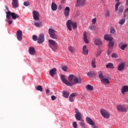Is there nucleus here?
Wrapping results in <instances>:
<instances>
[{"instance_id":"obj_1","label":"nucleus","mask_w":128,"mask_h":128,"mask_svg":"<svg viewBox=\"0 0 128 128\" xmlns=\"http://www.w3.org/2000/svg\"><path fill=\"white\" fill-rule=\"evenodd\" d=\"M82 78L77 77L74 74H70L68 77V86H72L74 84L82 83Z\"/></svg>"},{"instance_id":"obj_2","label":"nucleus","mask_w":128,"mask_h":128,"mask_svg":"<svg viewBox=\"0 0 128 128\" xmlns=\"http://www.w3.org/2000/svg\"><path fill=\"white\" fill-rule=\"evenodd\" d=\"M48 42V46L50 48L52 49V50L54 52L56 50L58 49V43L54 40H49Z\"/></svg>"},{"instance_id":"obj_3","label":"nucleus","mask_w":128,"mask_h":128,"mask_svg":"<svg viewBox=\"0 0 128 128\" xmlns=\"http://www.w3.org/2000/svg\"><path fill=\"white\" fill-rule=\"evenodd\" d=\"M66 26L70 32H72V28L74 30L76 28H77V24L76 22H73L72 20H68L66 22Z\"/></svg>"},{"instance_id":"obj_4","label":"nucleus","mask_w":128,"mask_h":128,"mask_svg":"<svg viewBox=\"0 0 128 128\" xmlns=\"http://www.w3.org/2000/svg\"><path fill=\"white\" fill-rule=\"evenodd\" d=\"M6 18H8V20H11L10 16H12V20H16V18L19 17L18 14L14 12H11L10 11L6 12Z\"/></svg>"},{"instance_id":"obj_5","label":"nucleus","mask_w":128,"mask_h":128,"mask_svg":"<svg viewBox=\"0 0 128 128\" xmlns=\"http://www.w3.org/2000/svg\"><path fill=\"white\" fill-rule=\"evenodd\" d=\"M116 108L120 112H128V108L126 105L118 104L116 106Z\"/></svg>"},{"instance_id":"obj_6","label":"nucleus","mask_w":128,"mask_h":128,"mask_svg":"<svg viewBox=\"0 0 128 128\" xmlns=\"http://www.w3.org/2000/svg\"><path fill=\"white\" fill-rule=\"evenodd\" d=\"M56 32L54 28H50L48 29L50 36L53 40H56V38H58V36L56 34Z\"/></svg>"},{"instance_id":"obj_7","label":"nucleus","mask_w":128,"mask_h":128,"mask_svg":"<svg viewBox=\"0 0 128 128\" xmlns=\"http://www.w3.org/2000/svg\"><path fill=\"white\" fill-rule=\"evenodd\" d=\"M100 114L105 118H110V113L106 110L102 108L100 110Z\"/></svg>"},{"instance_id":"obj_8","label":"nucleus","mask_w":128,"mask_h":128,"mask_svg":"<svg viewBox=\"0 0 128 128\" xmlns=\"http://www.w3.org/2000/svg\"><path fill=\"white\" fill-rule=\"evenodd\" d=\"M75 118L77 120H82V114L79 112L78 110L76 108L75 109Z\"/></svg>"},{"instance_id":"obj_9","label":"nucleus","mask_w":128,"mask_h":128,"mask_svg":"<svg viewBox=\"0 0 128 128\" xmlns=\"http://www.w3.org/2000/svg\"><path fill=\"white\" fill-rule=\"evenodd\" d=\"M44 42V34H40L38 37L37 42L38 44H42Z\"/></svg>"},{"instance_id":"obj_10","label":"nucleus","mask_w":128,"mask_h":128,"mask_svg":"<svg viewBox=\"0 0 128 128\" xmlns=\"http://www.w3.org/2000/svg\"><path fill=\"white\" fill-rule=\"evenodd\" d=\"M32 16L34 20H40V13L37 11L34 10L32 12Z\"/></svg>"},{"instance_id":"obj_11","label":"nucleus","mask_w":128,"mask_h":128,"mask_svg":"<svg viewBox=\"0 0 128 128\" xmlns=\"http://www.w3.org/2000/svg\"><path fill=\"white\" fill-rule=\"evenodd\" d=\"M70 8L67 6L65 8V10L64 11V14L66 18H68V16H70Z\"/></svg>"},{"instance_id":"obj_12","label":"nucleus","mask_w":128,"mask_h":128,"mask_svg":"<svg viewBox=\"0 0 128 128\" xmlns=\"http://www.w3.org/2000/svg\"><path fill=\"white\" fill-rule=\"evenodd\" d=\"M16 34L18 40H22V30L18 31Z\"/></svg>"},{"instance_id":"obj_13","label":"nucleus","mask_w":128,"mask_h":128,"mask_svg":"<svg viewBox=\"0 0 128 128\" xmlns=\"http://www.w3.org/2000/svg\"><path fill=\"white\" fill-rule=\"evenodd\" d=\"M124 66H126L124 62L120 64L118 66V70H119V72H122V70L124 68Z\"/></svg>"},{"instance_id":"obj_14","label":"nucleus","mask_w":128,"mask_h":128,"mask_svg":"<svg viewBox=\"0 0 128 128\" xmlns=\"http://www.w3.org/2000/svg\"><path fill=\"white\" fill-rule=\"evenodd\" d=\"M94 44L96 46H102V42L100 38H95Z\"/></svg>"},{"instance_id":"obj_15","label":"nucleus","mask_w":128,"mask_h":128,"mask_svg":"<svg viewBox=\"0 0 128 128\" xmlns=\"http://www.w3.org/2000/svg\"><path fill=\"white\" fill-rule=\"evenodd\" d=\"M12 6L14 8L18 7V0H12Z\"/></svg>"},{"instance_id":"obj_16","label":"nucleus","mask_w":128,"mask_h":128,"mask_svg":"<svg viewBox=\"0 0 128 128\" xmlns=\"http://www.w3.org/2000/svg\"><path fill=\"white\" fill-rule=\"evenodd\" d=\"M82 54L84 56H88V50L86 49V45L83 46Z\"/></svg>"},{"instance_id":"obj_17","label":"nucleus","mask_w":128,"mask_h":128,"mask_svg":"<svg viewBox=\"0 0 128 128\" xmlns=\"http://www.w3.org/2000/svg\"><path fill=\"white\" fill-rule=\"evenodd\" d=\"M60 78H61L62 82H64V84H66V86H68V80H66V76L64 75H61Z\"/></svg>"},{"instance_id":"obj_18","label":"nucleus","mask_w":128,"mask_h":128,"mask_svg":"<svg viewBox=\"0 0 128 128\" xmlns=\"http://www.w3.org/2000/svg\"><path fill=\"white\" fill-rule=\"evenodd\" d=\"M122 94H126V92H128V86H124L121 90Z\"/></svg>"},{"instance_id":"obj_19","label":"nucleus","mask_w":128,"mask_h":128,"mask_svg":"<svg viewBox=\"0 0 128 128\" xmlns=\"http://www.w3.org/2000/svg\"><path fill=\"white\" fill-rule=\"evenodd\" d=\"M86 122L90 126H94V122L90 118H86Z\"/></svg>"},{"instance_id":"obj_20","label":"nucleus","mask_w":128,"mask_h":128,"mask_svg":"<svg viewBox=\"0 0 128 128\" xmlns=\"http://www.w3.org/2000/svg\"><path fill=\"white\" fill-rule=\"evenodd\" d=\"M104 39L105 40H108V42H112L114 40V38L108 34H105L104 36Z\"/></svg>"},{"instance_id":"obj_21","label":"nucleus","mask_w":128,"mask_h":128,"mask_svg":"<svg viewBox=\"0 0 128 128\" xmlns=\"http://www.w3.org/2000/svg\"><path fill=\"white\" fill-rule=\"evenodd\" d=\"M76 2L78 6H82L86 4V0H77Z\"/></svg>"},{"instance_id":"obj_22","label":"nucleus","mask_w":128,"mask_h":128,"mask_svg":"<svg viewBox=\"0 0 128 128\" xmlns=\"http://www.w3.org/2000/svg\"><path fill=\"white\" fill-rule=\"evenodd\" d=\"M28 52L32 56H34V54H36V50H34V47H30L29 48Z\"/></svg>"},{"instance_id":"obj_23","label":"nucleus","mask_w":128,"mask_h":128,"mask_svg":"<svg viewBox=\"0 0 128 128\" xmlns=\"http://www.w3.org/2000/svg\"><path fill=\"white\" fill-rule=\"evenodd\" d=\"M102 84H110V80L108 79V78H103L100 80Z\"/></svg>"},{"instance_id":"obj_24","label":"nucleus","mask_w":128,"mask_h":128,"mask_svg":"<svg viewBox=\"0 0 128 128\" xmlns=\"http://www.w3.org/2000/svg\"><path fill=\"white\" fill-rule=\"evenodd\" d=\"M56 68H53L50 70L49 74L51 76H54L56 74Z\"/></svg>"},{"instance_id":"obj_25","label":"nucleus","mask_w":128,"mask_h":128,"mask_svg":"<svg viewBox=\"0 0 128 128\" xmlns=\"http://www.w3.org/2000/svg\"><path fill=\"white\" fill-rule=\"evenodd\" d=\"M114 41H112V40L111 41H109V43L108 44V48L112 50V48H114Z\"/></svg>"},{"instance_id":"obj_26","label":"nucleus","mask_w":128,"mask_h":128,"mask_svg":"<svg viewBox=\"0 0 128 128\" xmlns=\"http://www.w3.org/2000/svg\"><path fill=\"white\" fill-rule=\"evenodd\" d=\"M116 2H118L115 5V10L116 12H118V6L122 4V2H119L120 0H116Z\"/></svg>"},{"instance_id":"obj_27","label":"nucleus","mask_w":128,"mask_h":128,"mask_svg":"<svg viewBox=\"0 0 128 128\" xmlns=\"http://www.w3.org/2000/svg\"><path fill=\"white\" fill-rule=\"evenodd\" d=\"M124 12V6H120L118 8V16H122V12Z\"/></svg>"},{"instance_id":"obj_28","label":"nucleus","mask_w":128,"mask_h":128,"mask_svg":"<svg viewBox=\"0 0 128 128\" xmlns=\"http://www.w3.org/2000/svg\"><path fill=\"white\" fill-rule=\"evenodd\" d=\"M87 76L90 78H94L96 76V72H88Z\"/></svg>"},{"instance_id":"obj_29","label":"nucleus","mask_w":128,"mask_h":128,"mask_svg":"<svg viewBox=\"0 0 128 128\" xmlns=\"http://www.w3.org/2000/svg\"><path fill=\"white\" fill-rule=\"evenodd\" d=\"M86 88L87 90H90V92L94 90V87H92V85L88 84L86 86Z\"/></svg>"},{"instance_id":"obj_30","label":"nucleus","mask_w":128,"mask_h":128,"mask_svg":"<svg viewBox=\"0 0 128 128\" xmlns=\"http://www.w3.org/2000/svg\"><path fill=\"white\" fill-rule=\"evenodd\" d=\"M51 8L52 10H56L58 9V6L54 2H52Z\"/></svg>"},{"instance_id":"obj_31","label":"nucleus","mask_w":128,"mask_h":128,"mask_svg":"<svg viewBox=\"0 0 128 128\" xmlns=\"http://www.w3.org/2000/svg\"><path fill=\"white\" fill-rule=\"evenodd\" d=\"M92 66L93 68H96V58H94L92 60Z\"/></svg>"},{"instance_id":"obj_32","label":"nucleus","mask_w":128,"mask_h":128,"mask_svg":"<svg viewBox=\"0 0 128 128\" xmlns=\"http://www.w3.org/2000/svg\"><path fill=\"white\" fill-rule=\"evenodd\" d=\"M106 68H114V64L112 63H108L106 65Z\"/></svg>"},{"instance_id":"obj_33","label":"nucleus","mask_w":128,"mask_h":128,"mask_svg":"<svg viewBox=\"0 0 128 128\" xmlns=\"http://www.w3.org/2000/svg\"><path fill=\"white\" fill-rule=\"evenodd\" d=\"M84 40L86 44H88V40L86 37V32H84Z\"/></svg>"},{"instance_id":"obj_34","label":"nucleus","mask_w":128,"mask_h":128,"mask_svg":"<svg viewBox=\"0 0 128 128\" xmlns=\"http://www.w3.org/2000/svg\"><path fill=\"white\" fill-rule=\"evenodd\" d=\"M98 78H100V80H102L103 78H104V75L102 74V71H100L98 72Z\"/></svg>"},{"instance_id":"obj_35","label":"nucleus","mask_w":128,"mask_h":128,"mask_svg":"<svg viewBox=\"0 0 128 128\" xmlns=\"http://www.w3.org/2000/svg\"><path fill=\"white\" fill-rule=\"evenodd\" d=\"M62 94L64 98H68V96H70V93L66 91H63Z\"/></svg>"},{"instance_id":"obj_36","label":"nucleus","mask_w":128,"mask_h":128,"mask_svg":"<svg viewBox=\"0 0 128 128\" xmlns=\"http://www.w3.org/2000/svg\"><path fill=\"white\" fill-rule=\"evenodd\" d=\"M126 48H128V44H122L120 46V48L122 50H124Z\"/></svg>"},{"instance_id":"obj_37","label":"nucleus","mask_w":128,"mask_h":128,"mask_svg":"<svg viewBox=\"0 0 128 128\" xmlns=\"http://www.w3.org/2000/svg\"><path fill=\"white\" fill-rule=\"evenodd\" d=\"M68 50L72 54H73V52H74L76 51V49L72 46H69Z\"/></svg>"},{"instance_id":"obj_38","label":"nucleus","mask_w":128,"mask_h":128,"mask_svg":"<svg viewBox=\"0 0 128 128\" xmlns=\"http://www.w3.org/2000/svg\"><path fill=\"white\" fill-rule=\"evenodd\" d=\"M36 90L39 92H42V87L40 86H38L36 87Z\"/></svg>"},{"instance_id":"obj_39","label":"nucleus","mask_w":128,"mask_h":128,"mask_svg":"<svg viewBox=\"0 0 128 128\" xmlns=\"http://www.w3.org/2000/svg\"><path fill=\"white\" fill-rule=\"evenodd\" d=\"M128 8L124 10V18H126V16L127 14H128Z\"/></svg>"},{"instance_id":"obj_40","label":"nucleus","mask_w":128,"mask_h":128,"mask_svg":"<svg viewBox=\"0 0 128 128\" xmlns=\"http://www.w3.org/2000/svg\"><path fill=\"white\" fill-rule=\"evenodd\" d=\"M80 126H82L83 128H87L86 126V124H84V122H80Z\"/></svg>"},{"instance_id":"obj_41","label":"nucleus","mask_w":128,"mask_h":128,"mask_svg":"<svg viewBox=\"0 0 128 128\" xmlns=\"http://www.w3.org/2000/svg\"><path fill=\"white\" fill-rule=\"evenodd\" d=\"M34 26H36L37 28H40V26H42V22H35Z\"/></svg>"},{"instance_id":"obj_42","label":"nucleus","mask_w":128,"mask_h":128,"mask_svg":"<svg viewBox=\"0 0 128 128\" xmlns=\"http://www.w3.org/2000/svg\"><path fill=\"white\" fill-rule=\"evenodd\" d=\"M126 22V19L125 18H122L120 22H119V24H124Z\"/></svg>"},{"instance_id":"obj_43","label":"nucleus","mask_w":128,"mask_h":128,"mask_svg":"<svg viewBox=\"0 0 128 128\" xmlns=\"http://www.w3.org/2000/svg\"><path fill=\"white\" fill-rule=\"evenodd\" d=\"M68 66H62V70H64V72H68Z\"/></svg>"},{"instance_id":"obj_44","label":"nucleus","mask_w":128,"mask_h":128,"mask_svg":"<svg viewBox=\"0 0 128 128\" xmlns=\"http://www.w3.org/2000/svg\"><path fill=\"white\" fill-rule=\"evenodd\" d=\"M110 34H116V30L114 28H110Z\"/></svg>"},{"instance_id":"obj_45","label":"nucleus","mask_w":128,"mask_h":128,"mask_svg":"<svg viewBox=\"0 0 128 128\" xmlns=\"http://www.w3.org/2000/svg\"><path fill=\"white\" fill-rule=\"evenodd\" d=\"M24 6H30V2L26 1L24 2Z\"/></svg>"},{"instance_id":"obj_46","label":"nucleus","mask_w":128,"mask_h":128,"mask_svg":"<svg viewBox=\"0 0 128 128\" xmlns=\"http://www.w3.org/2000/svg\"><path fill=\"white\" fill-rule=\"evenodd\" d=\"M32 40H34L35 42H36L38 40V36L36 35H34L32 36Z\"/></svg>"},{"instance_id":"obj_47","label":"nucleus","mask_w":128,"mask_h":128,"mask_svg":"<svg viewBox=\"0 0 128 128\" xmlns=\"http://www.w3.org/2000/svg\"><path fill=\"white\" fill-rule=\"evenodd\" d=\"M105 16L106 18H108V16H110V12H108V10L106 11L105 13Z\"/></svg>"},{"instance_id":"obj_48","label":"nucleus","mask_w":128,"mask_h":128,"mask_svg":"<svg viewBox=\"0 0 128 128\" xmlns=\"http://www.w3.org/2000/svg\"><path fill=\"white\" fill-rule=\"evenodd\" d=\"M6 22H8V24H12V20H8V18H6Z\"/></svg>"},{"instance_id":"obj_49","label":"nucleus","mask_w":128,"mask_h":128,"mask_svg":"<svg viewBox=\"0 0 128 128\" xmlns=\"http://www.w3.org/2000/svg\"><path fill=\"white\" fill-rule=\"evenodd\" d=\"M101 54H102V50L98 51V52L96 54V56H100Z\"/></svg>"},{"instance_id":"obj_50","label":"nucleus","mask_w":128,"mask_h":128,"mask_svg":"<svg viewBox=\"0 0 128 128\" xmlns=\"http://www.w3.org/2000/svg\"><path fill=\"white\" fill-rule=\"evenodd\" d=\"M72 126L74 128H78V125L76 124V122H73Z\"/></svg>"},{"instance_id":"obj_51","label":"nucleus","mask_w":128,"mask_h":128,"mask_svg":"<svg viewBox=\"0 0 128 128\" xmlns=\"http://www.w3.org/2000/svg\"><path fill=\"white\" fill-rule=\"evenodd\" d=\"M112 58H118V54H116V53H113L111 55Z\"/></svg>"},{"instance_id":"obj_52","label":"nucleus","mask_w":128,"mask_h":128,"mask_svg":"<svg viewBox=\"0 0 128 128\" xmlns=\"http://www.w3.org/2000/svg\"><path fill=\"white\" fill-rule=\"evenodd\" d=\"M112 50H110V49L108 48L107 51V54H108V56H110V54H112Z\"/></svg>"},{"instance_id":"obj_53","label":"nucleus","mask_w":128,"mask_h":128,"mask_svg":"<svg viewBox=\"0 0 128 128\" xmlns=\"http://www.w3.org/2000/svg\"><path fill=\"white\" fill-rule=\"evenodd\" d=\"M51 100H56V97L54 96H51Z\"/></svg>"},{"instance_id":"obj_54","label":"nucleus","mask_w":128,"mask_h":128,"mask_svg":"<svg viewBox=\"0 0 128 128\" xmlns=\"http://www.w3.org/2000/svg\"><path fill=\"white\" fill-rule=\"evenodd\" d=\"M92 22L94 24H95L96 22V18H94L92 20Z\"/></svg>"},{"instance_id":"obj_55","label":"nucleus","mask_w":128,"mask_h":128,"mask_svg":"<svg viewBox=\"0 0 128 128\" xmlns=\"http://www.w3.org/2000/svg\"><path fill=\"white\" fill-rule=\"evenodd\" d=\"M76 96V93H72L70 95V96H71L72 98H74V96Z\"/></svg>"},{"instance_id":"obj_56","label":"nucleus","mask_w":128,"mask_h":128,"mask_svg":"<svg viewBox=\"0 0 128 128\" xmlns=\"http://www.w3.org/2000/svg\"><path fill=\"white\" fill-rule=\"evenodd\" d=\"M69 100H70V102H74V98L72 97L71 96H69Z\"/></svg>"},{"instance_id":"obj_57","label":"nucleus","mask_w":128,"mask_h":128,"mask_svg":"<svg viewBox=\"0 0 128 128\" xmlns=\"http://www.w3.org/2000/svg\"><path fill=\"white\" fill-rule=\"evenodd\" d=\"M46 94H50V90L47 89V90H46Z\"/></svg>"},{"instance_id":"obj_58","label":"nucleus","mask_w":128,"mask_h":128,"mask_svg":"<svg viewBox=\"0 0 128 128\" xmlns=\"http://www.w3.org/2000/svg\"><path fill=\"white\" fill-rule=\"evenodd\" d=\"M90 30H94V28L93 26H90Z\"/></svg>"},{"instance_id":"obj_59","label":"nucleus","mask_w":128,"mask_h":128,"mask_svg":"<svg viewBox=\"0 0 128 128\" xmlns=\"http://www.w3.org/2000/svg\"><path fill=\"white\" fill-rule=\"evenodd\" d=\"M126 6H128V0H126Z\"/></svg>"},{"instance_id":"obj_60","label":"nucleus","mask_w":128,"mask_h":128,"mask_svg":"<svg viewBox=\"0 0 128 128\" xmlns=\"http://www.w3.org/2000/svg\"><path fill=\"white\" fill-rule=\"evenodd\" d=\"M6 10H8V6H6Z\"/></svg>"},{"instance_id":"obj_61","label":"nucleus","mask_w":128,"mask_h":128,"mask_svg":"<svg viewBox=\"0 0 128 128\" xmlns=\"http://www.w3.org/2000/svg\"><path fill=\"white\" fill-rule=\"evenodd\" d=\"M61 2L62 4V2H64V0H62Z\"/></svg>"},{"instance_id":"obj_62","label":"nucleus","mask_w":128,"mask_h":128,"mask_svg":"<svg viewBox=\"0 0 128 128\" xmlns=\"http://www.w3.org/2000/svg\"><path fill=\"white\" fill-rule=\"evenodd\" d=\"M126 102H128V98H126Z\"/></svg>"}]
</instances>
